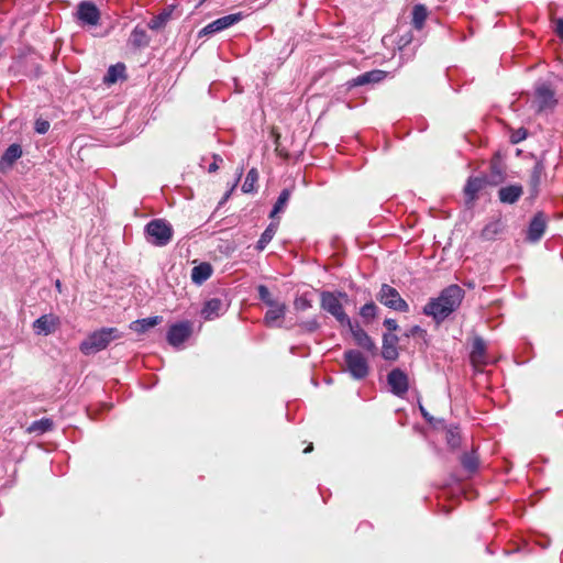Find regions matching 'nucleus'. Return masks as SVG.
I'll use <instances>...</instances> for the list:
<instances>
[{
    "mask_svg": "<svg viewBox=\"0 0 563 563\" xmlns=\"http://www.w3.org/2000/svg\"><path fill=\"white\" fill-rule=\"evenodd\" d=\"M387 383L390 387L391 393L398 397H404L408 391V376L404 371L399 368H395L389 372V374L387 375Z\"/></svg>",
    "mask_w": 563,
    "mask_h": 563,
    "instance_id": "obj_8",
    "label": "nucleus"
},
{
    "mask_svg": "<svg viewBox=\"0 0 563 563\" xmlns=\"http://www.w3.org/2000/svg\"><path fill=\"white\" fill-rule=\"evenodd\" d=\"M376 314L377 306L373 301L365 303L360 309V316L366 323L371 322L376 317Z\"/></svg>",
    "mask_w": 563,
    "mask_h": 563,
    "instance_id": "obj_35",
    "label": "nucleus"
},
{
    "mask_svg": "<svg viewBox=\"0 0 563 563\" xmlns=\"http://www.w3.org/2000/svg\"><path fill=\"white\" fill-rule=\"evenodd\" d=\"M22 156L21 145L13 143L11 144L0 157V172L7 173L12 168L14 163Z\"/></svg>",
    "mask_w": 563,
    "mask_h": 563,
    "instance_id": "obj_20",
    "label": "nucleus"
},
{
    "mask_svg": "<svg viewBox=\"0 0 563 563\" xmlns=\"http://www.w3.org/2000/svg\"><path fill=\"white\" fill-rule=\"evenodd\" d=\"M34 130L38 134H45L49 130V122L44 119H37L34 123Z\"/></svg>",
    "mask_w": 563,
    "mask_h": 563,
    "instance_id": "obj_40",
    "label": "nucleus"
},
{
    "mask_svg": "<svg viewBox=\"0 0 563 563\" xmlns=\"http://www.w3.org/2000/svg\"><path fill=\"white\" fill-rule=\"evenodd\" d=\"M487 184H489V181L486 177H470L464 187V195L467 202H474Z\"/></svg>",
    "mask_w": 563,
    "mask_h": 563,
    "instance_id": "obj_19",
    "label": "nucleus"
},
{
    "mask_svg": "<svg viewBox=\"0 0 563 563\" xmlns=\"http://www.w3.org/2000/svg\"><path fill=\"white\" fill-rule=\"evenodd\" d=\"M120 338L119 331L115 328H102L92 332L80 343V351L86 354L97 353L104 350L112 340Z\"/></svg>",
    "mask_w": 563,
    "mask_h": 563,
    "instance_id": "obj_3",
    "label": "nucleus"
},
{
    "mask_svg": "<svg viewBox=\"0 0 563 563\" xmlns=\"http://www.w3.org/2000/svg\"><path fill=\"white\" fill-rule=\"evenodd\" d=\"M162 322V317L155 316L144 319H139L130 324V329L133 330L136 333H144L151 328H154L155 325L159 324Z\"/></svg>",
    "mask_w": 563,
    "mask_h": 563,
    "instance_id": "obj_25",
    "label": "nucleus"
},
{
    "mask_svg": "<svg viewBox=\"0 0 563 563\" xmlns=\"http://www.w3.org/2000/svg\"><path fill=\"white\" fill-rule=\"evenodd\" d=\"M377 300L389 309L400 312H408L409 305L401 298L399 291L388 284H383L378 294Z\"/></svg>",
    "mask_w": 563,
    "mask_h": 563,
    "instance_id": "obj_6",
    "label": "nucleus"
},
{
    "mask_svg": "<svg viewBox=\"0 0 563 563\" xmlns=\"http://www.w3.org/2000/svg\"><path fill=\"white\" fill-rule=\"evenodd\" d=\"M536 103L538 111L553 108L556 104L554 92L548 85H540L537 87Z\"/></svg>",
    "mask_w": 563,
    "mask_h": 563,
    "instance_id": "obj_17",
    "label": "nucleus"
},
{
    "mask_svg": "<svg viewBox=\"0 0 563 563\" xmlns=\"http://www.w3.org/2000/svg\"><path fill=\"white\" fill-rule=\"evenodd\" d=\"M501 179H503L501 175H500V174H498V180L494 181L493 184H494V185H497V183H498L499 180H501Z\"/></svg>",
    "mask_w": 563,
    "mask_h": 563,
    "instance_id": "obj_49",
    "label": "nucleus"
},
{
    "mask_svg": "<svg viewBox=\"0 0 563 563\" xmlns=\"http://www.w3.org/2000/svg\"><path fill=\"white\" fill-rule=\"evenodd\" d=\"M527 135H528L527 131H526L525 129H522V128H521V129L517 130V131L511 135V142H512L514 144H517V143H519V142H521V141L526 140Z\"/></svg>",
    "mask_w": 563,
    "mask_h": 563,
    "instance_id": "obj_41",
    "label": "nucleus"
},
{
    "mask_svg": "<svg viewBox=\"0 0 563 563\" xmlns=\"http://www.w3.org/2000/svg\"><path fill=\"white\" fill-rule=\"evenodd\" d=\"M523 188L521 185H509L498 190V198L503 203L512 205L522 196Z\"/></svg>",
    "mask_w": 563,
    "mask_h": 563,
    "instance_id": "obj_21",
    "label": "nucleus"
},
{
    "mask_svg": "<svg viewBox=\"0 0 563 563\" xmlns=\"http://www.w3.org/2000/svg\"><path fill=\"white\" fill-rule=\"evenodd\" d=\"M258 179V173L255 168L249 170L244 184L242 185V190L245 194L253 192L255 189V184Z\"/></svg>",
    "mask_w": 563,
    "mask_h": 563,
    "instance_id": "obj_34",
    "label": "nucleus"
},
{
    "mask_svg": "<svg viewBox=\"0 0 563 563\" xmlns=\"http://www.w3.org/2000/svg\"><path fill=\"white\" fill-rule=\"evenodd\" d=\"M554 23V32L555 34L563 40V18L553 19Z\"/></svg>",
    "mask_w": 563,
    "mask_h": 563,
    "instance_id": "obj_42",
    "label": "nucleus"
},
{
    "mask_svg": "<svg viewBox=\"0 0 563 563\" xmlns=\"http://www.w3.org/2000/svg\"><path fill=\"white\" fill-rule=\"evenodd\" d=\"M299 327L305 331V332H314L317 331L319 328H320V324L318 322L317 319H310V320H307V321H303L299 324Z\"/></svg>",
    "mask_w": 563,
    "mask_h": 563,
    "instance_id": "obj_39",
    "label": "nucleus"
},
{
    "mask_svg": "<svg viewBox=\"0 0 563 563\" xmlns=\"http://www.w3.org/2000/svg\"><path fill=\"white\" fill-rule=\"evenodd\" d=\"M257 292H258V298L267 306L269 307L271 305L277 302L278 300H275L273 297H272V294L269 291V289L265 286V285H260L257 287Z\"/></svg>",
    "mask_w": 563,
    "mask_h": 563,
    "instance_id": "obj_37",
    "label": "nucleus"
},
{
    "mask_svg": "<svg viewBox=\"0 0 563 563\" xmlns=\"http://www.w3.org/2000/svg\"><path fill=\"white\" fill-rule=\"evenodd\" d=\"M470 360L473 366L476 368L485 366L488 363L486 344L485 341L479 336H476L473 340Z\"/></svg>",
    "mask_w": 563,
    "mask_h": 563,
    "instance_id": "obj_18",
    "label": "nucleus"
},
{
    "mask_svg": "<svg viewBox=\"0 0 563 563\" xmlns=\"http://www.w3.org/2000/svg\"><path fill=\"white\" fill-rule=\"evenodd\" d=\"M242 15L241 13H234V14H228L224 16H221L211 23L207 24L200 32V35H211L214 33H218L220 31H223L235 23H238L241 20Z\"/></svg>",
    "mask_w": 563,
    "mask_h": 563,
    "instance_id": "obj_10",
    "label": "nucleus"
},
{
    "mask_svg": "<svg viewBox=\"0 0 563 563\" xmlns=\"http://www.w3.org/2000/svg\"><path fill=\"white\" fill-rule=\"evenodd\" d=\"M344 363L346 371L354 379H364L369 374V364L358 350L345 351Z\"/></svg>",
    "mask_w": 563,
    "mask_h": 563,
    "instance_id": "obj_5",
    "label": "nucleus"
},
{
    "mask_svg": "<svg viewBox=\"0 0 563 563\" xmlns=\"http://www.w3.org/2000/svg\"><path fill=\"white\" fill-rule=\"evenodd\" d=\"M287 307L284 302L277 301L268 307L264 314L263 322L268 328L282 327L283 320L286 314Z\"/></svg>",
    "mask_w": 563,
    "mask_h": 563,
    "instance_id": "obj_13",
    "label": "nucleus"
},
{
    "mask_svg": "<svg viewBox=\"0 0 563 563\" xmlns=\"http://www.w3.org/2000/svg\"><path fill=\"white\" fill-rule=\"evenodd\" d=\"M398 338L391 333H385L383 336L382 356L387 361H394L398 356L397 351Z\"/></svg>",
    "mask_w": 563,
    "mask_h": 563,
    "instance_id": "obj_22",
    "label": "nucleus"
},
{
    "mask_svg": "<svg viewBox=\"0 0 563 563\" xmlns=\"http://www.w3.org/2000/svg\"><path fill=\"white\" fill-rule=\"evenodd\" d=\"M191 333L192 323L190 321H181L169 327L166 339L172 346L178 349L189 339Z\"/></svg>",
    "mask_w": 563,
    "mask_h": 563,
    "instance_id": "obj_7",
    "label": "nucleus"
},
{
    "mask_svg": "<svg viewBox=\"0 0 563 563\" xmlns=\"http://www.w3.org/2000/svg\"><path fill=\"white\" fill-rule=\"evenodd\" d=\"M464 297V290L457 285H451L444 288L437 298L423 307V313L437 323L444 321L452 312H454L461 305Z\"/></svg>",
    "mask_w": 563,
    "mask_h": 563,
    "instance_id": "obj_1",
    "label": "nucleus"
},
{
    "mask_svg": "<svg viewBox=\"0 0 563 563\" xmlns=\"http://www.w3.org/2000/svg\"><path fill=\"white\" fill-rule=\"evenodd\" d=\"M461 463L467 472L473 473L478 467V456L476 455L475 451L465 453L461 459Z\"/></svg>",
    "mask_w": 563,
    "mask_h": 563,
    "instance_id": "obj_33",
    "label": "nucleus"
},
{
    "mask_svg": "<svg viewBox=\"0 0 563 563\" xmlns=\"http://www.w3.org/2000/svg\"><path fill=\"white\" fill-rule=\"evenodd\" d=\"M60 324V320L57 316L53 313L43 314L40 318H37L32 327L33 331L37 335H49L54 333Z\"/></svg>",
    "mask_w": 563,
    "mask_h": 563,
    "instance_id": "obj_9",
    "label": "nucleus"
},
{
    "mask_svg": "<svg viewBox=\"0 0 563 563\" xmlns=\"http://www.w3.org/2000/svg\"><path fill=\"white\" fill-rule=\"evenodd\" d=\"M346 298L347 295L342 291L323 290L320 292L321 308L331 316H333L341 325L350 324V317L346 314L341 302V299Z\"/></svg>",
    "mask_w": 563,
    "mask_h": 563,
    "instance_id": "obj_2",
    "label": "nucleus"
},
{
    "mask_svg": "<svg viewBox=\"0 0 563 563\" xmlns=\"http://www.w3.org/2000/svg\"><path fill=\"white\" fill-rule=\"evenodd\" d=\"M387 73L380 69H374L371 71H366L362 75H358L355 78H352L346 81L347 89H352L360 86H365L368 84H377L386 78Z\"/></svg>",
    "mask_w": 563,
    "mask_h": 563,
    "instance_id": "obj_15",
    "label": "nucleus"
},
{
    "mask_svg": "<svg viewBox=\"0 0 563 563\" xmlns=\"http://www.w3.org/2000/svg\"><path fill=\"white\" fill-rule=\"evenodd\" d=\"M130 43L134 47H143L148 44V35L145 29L135 26L130 35Z\"/></svg>",
    "mask_w": 563,
    "mask_h": 563,
    "instance_id": "obj_31",
    "label": "nucleus"
},
{
    "mask_svg": "<svg viewBox=\"0 0 563 563\" xmlns=\"http://www.w3.org/2000/svg\"><path fill=\"white\" fill-rule=\"evenodd\" d=\"M219 162H222V158L219 155H213V163H211L208 167L209 173H214L219 168Z\"/></svg>",
    "mask_w": 563,
    "mask_h": 563,
    "instance_id": "obj_44",
    "label": "nucleus"
},
{
    "mask_svg": "<svg viewBox=\"0 0 563 563\" xmlns=\"http://www.w3.org/2000/svg\"><path fill=\"white\" fill-rule=\"evenodd\" d=\"M504 230L503 222L498 220H493L488 222L481 232V238L485 241H493L496 239L498 234H500Z\"/></svg>",
    "mask_w": 563,
    "mask_h": 563,
    "instance_id": "obj_26",
    "label": "nucleus"
},
{
    "mask_svg": "<svg viewBox=\"0 0 563 563\" xmlns=\"http://www.w3.org/2000/svg\"><path fill=\"white\" fill-rule=\"evenodd\" d=\"M124 73H125L124 64L118 63V64L109 67L103 80L106 84H109V85L114 84L119 79L124 78Z\"/></svg>",
    "mask_w": 563,
    "mask_h": 563,
    "instance_id": "obj_28",
    "label": "nucleus"
},
{
    "mask_svg": "<svg viewBox=\"0 0 563 563\" xmlns=\"http://www.w3.org/2000/svg\"><path fill=\"white\" fill-rule=\"evenodd\" d=\"M294 307L296 310L305 311L312 307V299L309 296V294H302L298 297H296L294 301Z\"/></svg>",
    "mask_w": 563,
    "mask_h": 563,
    "instance_id": "obj_36",
    "label": "nucleus"
},
{
    "mask_svg": "<svg viewBox=\"0 0 563 563\" xmlns=\"http://www.w3.org/2000/svg\"><path fill=\"white\" fill-rule=\"evenodd\" d=\"M420 410H421V413H422L424 417H427V416H428V413L426 412V410L423 409V407H420Z\"/></svg>",
    "mask_w": 563,
    "mask_h": 563,
    "instance_id": "obj_48",
    "label": "nucleus"
},
{
    "mask_svg": "<svg viewBox=\"0 0 563 563\" xmlns=\"http://www.w3.org/2000/svg\"><path fill=\"white\" fill-rule=\"evenodd\" d=\"M168 16H169L168 13H163V14H159V15L153 18L148 22V27L152 30H157V29L162 27L166 23Z\"/></svg>",
    "mask_w": 563,
    "mask_h": 563,
    "instance_id": "obj_38",
    "label": "nucleus"
},
{
    "mask_svg": "<svg viewBox=\"0 0 563 563\" xmlns=\"http://www.w3.org/2000/svg\"><path fill=\"white\" fill-rule=\"evenodd\" d=\"M384 325L390 332L396 331L398 329L397 321L395 319L387 318L384 320Z\"/></svg>",
    "mask_w": 563,
    "mask_h": 563,
    "instance_id": "obj_43",
    "label": "nucleus"
},
{
    "mask_svg": "<svg viewBox=\"0 0 563 563\" xmlns=\"http://www.w3.org/2000/svg\"><path fill=\"white\" fill-rule=\"evenodd\" d=\"M243 169L240 170L238 179L242 176Z\"/></svg>",
    "mask_w": 563,
    "mask_h": 563,
    "instance_id": "obj_50",
    "label": "nucleus"
},
{
    "mask_svg": "<svg viewBox=\"0 0 563 563\" xmlns=\"http://www.w3.org/2000/svg\"><path fill=\"white\" fill-rule=\"evenodd\" d=\"M547 224V216L541 211L537 212L529 223L527 240L531 243L539 242L545 232Z\"/></svg>",
    "mask_w": 563,
    "mask_h": 563,
    "instance_id": "obj_11",
    "label": "nucleus"
},
{
    "mask_svg": "<svg viewBox=\"0 0 563 563\" xmlns=\"http://www.w3.org/2000/svg\"><path fill=\"white\" fill-rule=\"evenodd\" d=\"M77 18L86 24L97 25L100 20V11L91 1H82L78 4Z\"/></svg>",
    "mask_w": 563,
    "mask_h": 563,
    "instance_id": "obj_14",
    "label": "nucleus"
},
{
    "mask_svg": "<svg viewBox=\"0 0 563 563\" xmlns=\"http://www.w3.org/2000/svg\"><path fill=\"white\" fill-rule=\"evenodd\" d=\"M277 228H278V223L272 222L265 229V231L262 233L260 240L257 241V244H256L257 251L262 252L267 246V244L273 240L274 235L276 234Z\"/></svg>",
    "mask_w": 563,
    "mask_h": 563,
    "instance_id": "obj_30",
    "label": "nucleus"
},
{
    "mask_svg": "<svg viewBox=\"0 0 563 563\" xmlns=\"http://www.w3.org/2000/svg\"><path fill=\"white\" fill-rule=\"evenodd\" d=\"M212 274V266L209 263H201L191 269V280L197 284H203Z\"/></svg>",
    "mask_w": 563,
    "mask_h": 563,
    "instance_id": "obj_24",
    "label": "nucleus"
},
{
    "mask_svg": "<svg viewBox=\"0 0 563 563\" xmlns=\"http://www.w3.org/2000/svg\"><path fill=\"white\" fill-rule=\"evenodd\" d=\"M313 450L312 443H310L305 450L303 453H309Z\"/></svg>",
    "mask_w": 563,
    "mask_h": 563,
    "instance_id": "obj_45",
    "label": "nucleus"
},
{
    "mask_svg": "<svg viewBox=\"0 0 563 563\" xmlns=\"http://www.w3.org/2000/svg\"><path fill=\"white\" fill-rule=\"evenodd\" d=\"M53 427H54V422L51 418H42L40 420L32 422L29 430L31 432H36L38 434H43L45 432L53 430Z\"/></svg>",
    "mask_w": 563,
    "mask_h": 563,
    "instance_id": "obj_32",
    "label": "nucleus"
},
{
    "mask_svg": "<svg viewBox=\"0 0 563 563\" xmlns=\"http://www.w3.org/2000/svg\"><path fill=\"white\" fill-rule=\"evenodd\" d=\"M449 443H450L451 445H453V446H454V445H456V440H455V438H454V435H453V434H452V438L449 440Z\"/></svg>",
    "mask_w": 563,
    "mask_h": 563,
    "instance_id": "obj_46",
    "label": "nucleus"
},
{
    "mask_svg": "<svg viewBox=\"0 0 563 563\" xmlns=\"http://www.w3.org/2000/svg\"><path fill=\"white\" fill-rule=\"evenodd\" d=\"M351 334L353 335V339L355 341V343L362 347L363 350L367 351L368 353L371 354H375L376 351H377V347L374 343V341L371 339V336L366 333V331H364L360 324L357 323H353L351 320H350V324H345Z\"/></svg>",
    "mask_w": 563,
    "mask_h": 563,
    "instance_id": "obj_12",
    "label": "nucleus"
},
{
    "mask_svg": "<svg viewBox=\"0 0 563 563\" xmlns=\"http://www.w3.org/2000/svg\"><path fill=\"white\" fill-rule=\"evenodd\" d=\"M544 173H545V166H544L543 162L537 161L530 172L529 179H528V190H529L531 199H534L538 197V195L540 192V186H541V181H542V177L544 176Z\"/></svg>",
    "mask_w": 563,
    "mask_h": 563,
    "instance_id": "obj_16",
    "label": "nucleus"
},
{
    "mask_svg": "<svg viewBox=\"0 0 563 563\" xmlns=\"http://www.w3.org/2000/svg\"><path fill=\"white\" fill-rule=\"evenodd\" d=\"M290 197H291V189L285 188L282 190V192L279 194V196L273 207V210L271 212V218H274L277 213L283 212L286 209Z\"/></svg>",
    "mask_w": 563,
    "mask_h": 563,
    "instance_id": "obj_29",
    "label": "nucleus"
},
{
    "mask_svg": "<svg viewBox=\"0 0 563 563\" xmlns=\"http://www.w3.org/2000/svg\"><path fill=\"white\" fill-rule=\"evenodd\" d=\"M144 233L148 243L162 247L172 241L174 230L165 219H154L145 225Z\"/></svg>",
    "mask_w": 563,
    "mask_h": 563,
    "instance_id": "obj_4",
    "label": "nucleus"
},
{
    "mask_svg": "<svg viewBox=\"0 0 563 563\" xmlns=\"http://www.w3.org/2000/svg\"><path fill=\"white\" fill-rule=\"evenodd\" d=\"M55 286H56L58 291H62V284H60L59 280L56 282Z\"/></svg>",
    "mask_w": 563,
    "mask_h": 563,
    "instance_id": "obj_47",
    "label": "nucleus"
},
{
    "mask_svg": "<svg viewBox=\"0 0 563 563\" xmlns=\"http://www.w3.org/2000/svg\"><path fill=\"white\" fill-rule=\"evenodd\" d=\"M223 310V302L219 298H212L206 301L201 314L206 320H212L218 318Z\"/></svg>",
    "mask_w": 563,
    "mask_h": 563,
    "instance_id": "obj_23",
    "label": "nucleus"
},
{
    "mask_svg": "<svg viewBox=\"0 0 563 563\" xmlns=\"http://www.w3.org/2000/svg\"><path fill=\"white\" fill-rule=\"evenodd\" d=\"M427 18H428L427 7L421 3L415 4L412 8V19H411L412 26L416 30L420 31L424 26Z\"/></svg>",
    "mask_w": 563,
    "mask_h": 563,
    "instance_id": "obj_27",
    "label": "nucleus"
}]
</instances>
